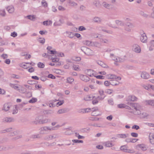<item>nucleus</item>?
Returning a JSON list of instances; mask_svg holds the SVG:
<instances>
[{"label":"nucleus","mask_w":154,"mask_h":154,"mask_svg":"<svg viewBox=\"0 0 154 154\" xmlns=\"http://www.w3.org/2000/svg\"><path fill=\"white\" fill-rule=\"evenodd\" d=\"M49 120L47 118H45L43 119H39V123L41 124H43L48 123L49 122Z\"/></svg>","instance_id":"nucleus-18"},{"label":"nucleus","mask_w":154,"mask_h":154,"mask_svg":"<svg viewBox=\"0 0 154 154\" xmlns=\"http://www.w3.org/2000/svg\"><path fill=\"white\" fill-rule=\"evenodd\" d=\"M41 116H39L37 117L35 119L36 121H34L33 123L35 124H38L39 123V117Z\"/></svg>","instance_id":"nucleus-41"},{"label":"nucleus","mask_w":154,"mask_h":154,"mask_svg":"<svg viewBox=\"0 0 154 154\" xmlns=\"http://www.w3.org/2000/svg\"><path fill=\"white\" fill-rule=\"evenodd\" d=\"M63 103V101H60V102H58L57 104V106H60L61 105H62Z\"/></svg>","instance_id":"nucleus-60"},{"label":"nucleus","mask_w":154,"mask_h":154,"mask_svg":"<svg viewBox=\"0 0 154 154\" xmlns=\"http://www.w3.org/2000/svg\"><path fill=\"white\" fill-rule=\"evenodd\" d=\"M38 42L41 43L42 44H43L45 42V39L44 38H40L38 39Z\"/></svg>","instance_id":"nucleus-31"},{"label":"nucleus","mask_w":154,"mask_h":154,"mask_svg":"<svg viewBox=\"0 0 154 154\" xmlns=\"http://www.w3.org/2000/svg\"><path fill=\"white\" fill-rule=\"evenodd\" d=\"M32 138H40V136L39 134H37L36 135H32Z\"/></svg>","instance_id":"nucleus-43"},{"label":"nucleus","mask_w":154,"mask_h":154,"mask_svg":"<svg viewBox=\"0 0 154 154\" xmlns=\"http://www.w3.org/2000/svg\"><path fill=\"white\" fill-rule=\"evenodd\" d=\"M149 140L150 141V142L151 144L154 143V134L153 133H150L149 134Z\"/></svg>","instance_id":"nucleus-10"},{"label":"nucleus","mask_w":154,"mask_h":154,"mask_svg":"<svg viewBox=\"0 0 154 154\" xmlns=\"http://www.w3.org/2000/svg\"><path fill=\"white\" fill-rule=\"evenodd\" d=\"M108 103L109 105H113V104H114V102H113V101L112 99H109V100H108Z\"/></svg>","instance_id":"nucleus-48"},{"label":"nucleus","mask_w":154,"mask_h":154,"mask_svg":"<svg viewBox=\"0 0 154 154\" xmlns=\"http://www.w3.org/2000/svg\"><path fill=\"white\" fill-rule=\"evenodd\" d=\"M28 19L32 20H34L35 19V16L34 15H29L27 16Z\"/></svg>","instance_id":"nucleus-35"},{"label":"nucleus","mask_w":154,"mask_h":154,"mask_svg":"<svg viewBox=\"0 0 154 154\" xmlns=\"http://www.w3.org/2000/svg\"><path fill=\"white\" fill-rule=\"evenodd\" d=\"M37 99L36 98H32L30 100L29 102L30 103H34L37 101Z\"/></svg>","instance_id":"nucleus-36"},{"label":"nucleus","mask_w":154,"mask_h":154,"mask_svg":"<svg viewBox=\"0 0 154 154\" xmlns=\"http://www.w3.org/2000/svg\"><path fill=\"white\" fill-rule=\"evenodd\" d=\"M58 9L61 11H64L65 10V9L64 7L60 6H59Z\"/></svg>","instance_id":"nucleus-61"},{"label":"nucleus","mask_w":154,"mask_h":154,"mask_svg":"<svg viewBox=\"0 0 154 154\" xmlns=\"http://www.w3.org/2000/svg\"><path fill=\"white\" fill-rule=\"evenodd\" d=\"M128 104L130 106L132 109H134V112L135 114L140 115L141 114V106L139 104L128 103Z\"/></svg>","instance_id":"nucleus-1"},{"label":"nucleus","mask_w":154,"mask_h":154,"mask_svg":"<svg viewBox=\"0 0 154 154\" xmlns=\"http://www.w3.org/2000/svg\"><path fill=\"white\" fill-rule=\"evenodd\" d=\"M119 57H114L113 58V60L115 61L116 62H119Z\"/></svg>","instance_id":"nucleus-62"},{"label":"nucleus","mask_w":154,"mask_h":154,"mask_svg":"<svg viewBox=\"0 0 154 154\" xmlns=\"http://www.w3.org/2000/svg\"><path fill=\"white\" fill-rule=\"evenodd\" d=\"M119 137L121 138H125L128 136V134H120L119 135Z\"/></svg>","instance_id":"nucleus-44"},{"label":"nucleus","mask_w":154,"mask_h":154,"mask_svg":"<svg viewBox=\"0 0 154 154\" xmlns=\"http://www.w3.org/2000/svg\"><path fill=\"white\" fill-rule=\"evenodd\" d=\"M57 137V135L56 134H53L47 136L45 137V139L46 140H52L53 138H55Z\"/></svg>","instance_id":"nucleus-15"},{"label":"nucleus","mask_w":154,"mask_h":154,"mask_svg":"<svg viewBox=\"0 0 154 154\" xmlns=\"http://www.w3.org/2000/svg\"><path fill=\"white\" fill-rule=\"evenodd\" d=\"M93 4L97 8H99L100 6V2L98 1H94Z\"/></svg>","instance_id":"nucleus-25"},{"label":"nucleus","mask_w":154,"mask_h":154,"mask_svg":"<svg viewBox=\"0 0 154 154\" xmlns=\"http://www.w3.org/2000/svg\"><path fill=\"white\" fill-rule=\"evenodd\" d=\"M2 121L4 123H10L14 121V119L11 117H4L2 119Z\"/></svg>","instance_id":"nucleus-5"},{"label":"nucleus","mask_w":154,"mask_h":154,"mask_svg":"<svg viewBox=\"0 0 154 154\" xmlns=\"http://www.w3.org/2000/svg\"><path fill=\"white\" fill-rule=\"evenodd\" d=\"M42 5L45 7H47V4L46 2L45 1L43 0L42 2Z\"/></svg>","instance_id":"nucleus-50"},{"label":"nucleus","mask_w":154,"mask_h":154,"mask_svg":"<svg viewBox=\"0 0 154 154\" xmlns=\"http://www.w3.org/2000/svg\"><path fill=\"white\" fill-rule=\"evenodd\" d=\"M73 67L75 70L78 71L79 69V68L78 66L74 65L73 66Z\"/></svg>","instance_id":"nucleus-47"},{"label":"nucleus","mask_w":154,"mask_h":154,"mask_svg":"<svg viewBox=\"0 0 154 154\" xmlns=\"http://www.w3.org/2000/svg\"><path fill=\"white\" fill-rule=\"evenodd\" d=\"M57 52L55 51H54L52 50H50L49 51H48V53H50V54H56Z\"/></svg>","instance_id":"nucleus-63"},{"label":"nucleus","mask_w":154,"mask_h":154,"mask_svg":"<svg viewBox=\"0 0 154 154\" xmlns=\"http://www.w3.org/2000/svg\"><path fill=\"white\" fill-rule=\"evenodd\" d=\"M115 23L117 25L122 26L124 25V23L121 20H116L115 21Z\"/></svg>","instance_id":"nucleus-21"},{"label":"nucleus","mask_w":154,"mask_h":154,"mask_svg":"<svg viewBox=\"0 0 154 154\" xmlns=\"http://www.w3.org/2000/svg\"><path fill=\"white\" fill-rule=\"evenodd\" d=\"M132 128L133 129H135L136 130H138L140 128L139 127L136 125H134L132 127Z\"/></svg>","instance_id":"nucleus-51"},{"label":"nucleus","mask_w":154,"mask_h":154,"mask_svg":"<svg viewBox=\"0 0 154 154\" xmlns=\"http://www.w3.org/2000/svg\"><path fill=\"white\" fill-rule=\"evenodd\" d=\"M70 6H75L77 5V3L74 2H69Z\"/></svg>","instance_id":"nucleus-53"},{"label":"nucleus","mask_w":154,"mask_h":154,"mask_svg":"<svg viewBox=\"0 0 154 154\" xmlns=\"http://www.w3.org/2000/svg\"><path fill=\"white\" fill-rule=\"evenodd\" d=\"M66 82L69 83L70 84H71L72 83V82L74 81V79L72 78L71 77H68L66 79Z\"/></svg>","instance_id":"nucleus-26"},{"label":"nucleus","mask_w":154,"mask_h":154,"mask_svg":"<svg viewBox=\"0 0 154 154\" xmlns=\"http://www.w3.org/2000/svg\"><path fill=\"white\" fill-rule=\"evenodd\" d=\"M12 128H8L2 131V133H5L6 132H9L11 131H12Z\"/></svg>","instance_id":"nucleus-33"},{"label":"nucleus","mask_w":154,"mask_h":154,"mask_svg":"<svg viewBox=\"0 0 154 154\" xmlns=\"http://www.w3.org/2000/svg\"><path fill=\"white\" fill-rule=\"evenodd\" d=\"M137 146L139 147L143 151H145L146 149L145 145L144 144H138L137 145Z\"/></svg>","instance_id":"nucleus-24"},{"label":"nucleus","mask_w":154,"mask_h":154,"mask_svg":"<svg viewBox=\"0 0 154 154\" xmlns=\"http://www.w3.org/2000/svg\"><path fill=\"white\" fill-rule=\"evenodd\" d=\"M52 112L51 110H45L43 111V113L44 114H51Z\"/></svg>","instance_id":"nucleus-37"},{"label":"nucleus","mask_w":154,"mask_h":154,"mask_svg":"<svg viewBox=\"0 0 154 154\" xmlns=\"http://www.w3.org/2000/svg\"><path fill=\"white\" fill-rule=\"evenodd\" d=\"M92 42L88 40H85L83 42V44L88 46H91Z\"/></svg>","instance_id":"nucleus-27"},{"label":"nucleus","mask_w":154,"mask_h":154,"mask_svg":"<svg viewBox=\"0 0 154 154\" xmlns=\"http://www.w3.org/2000/svg\"><path fill=\"white\" fill-rule=\"evenodd\" d=\"M101 46L100 44L97 42H91V46H94L97 47H99Z\"/></svg>","instance_id":"nucleus-19"},{"label":"nucleus","mask_w":154,"mask_h":154,"mask_svg":"<svg viewBox=\"0 0 154 154\" xmlns=\"http://www.w3.org/2000/svg\"><path fill=\"white\" fill-rule=\"evenodd\" d=\"M48 77L50 78H51L53 79H55V77L51 74H50L48 75Z\"/></svg>","instance_id":"nucleus-54"},{"label":"nucleus","mask_w":154,"mask_h":154,"mask_svg":"<svg viewBox=\"0 0 154 154\" xmlns=\"http://www.w3.org/2000/svg\"><path fill=\"white\" fill-rule=\"evenodd\" d=\"M110 84L112 85H118L119 82L116 80H111L110 81Z\"/></svg>","instance_id":"nucleus-20"},{"label":"nucleus","mask_w":154,"mask_h":154,"mask_svg":"<svg viewBox=\"0 0 154 154\" xmlns=\"http://www.w3.org/2000/svg\"><path fill=\"white\" fill-rule=\"evenodd\" d=\"M137 99V98L135 96L131 95L128 97L127 99V100L128 101H134L136 100Z\"/></svg>","instance_id":"nucleus-12"},{"label":"nucleus","mask_w":154,"mask_h":154,"mask_svg":"<svg viewBox=\"0 0 154 154\" xmlns=\"http://www.w3.org/2000/svg\"><path fill=\"white\" fill-rule=\"evenodd\" d=\"M81 50L87 55H92L94 54L93 51L91 49L85 46L81 47Z\"/></svg>","instance_id":"nucleus-3"},{"label":"nucleus","mask_w":154,"mask_h":154,"mask_svg":"<svg viewBox=\"0 0 154 154\" xmlns=\"http://www.w3.org/2000/svg\"><path fill=\"white\" fill-rule=\"evenodd\" d=\"M102 5L104 8L108 10H110L112 8L111 5L106 2H103Z\"/></svg>","instance_id":"nucleus-6"},{"label":"nucleus","mask_w":154,"mask_h":154,"mask_svg":"<svg viewBox=\"0 0 154 154\" xmlns=\"http://www.w3.org/2000/svg\"><path fill=\"white\" fill-rule=\"evenodd\" d=\"M52 61L53 62H57L59 61V59L57 58H53L52 59Z\"/></svg>","instance_id":"nucleus-57"},{"label":"nucleus","mask_w":154,"mask_h":154,"mask_svg":"<svg viewBox=\"0 0 154 154\" xmlns=\"http://www.w3.org/2000/svg\"><path fill=\"white\" fill-rule=\"evenodd\" d=\"M60 127L59 125H57L55 127L52 128H51L48 126H45L42 127L40 129V134H44L45 133V132L48 131H52L55 130L56 128H59Z\"/></svg>","instance_id":"nucleus-2"},{"label":"nucleus","mask_w":154,"mask_h":154,"mask_svg":"<svg viewBox=\"0 0 154 154\" xmlns=\"http://www.w3.org/2000/svg\"><path fill=\"white\" fill-rule=\"evenodd\" d=\"M97 63L102 67L106 68H108L109 67L108 66L101 61H98Z\"/></svg>","instance_id":"nucleus-22"},{"label":"nucleus","mask_w":154,"mask_h":154,"mask_svg":"<svg viewBox=\"0 0 154 154\" xmlns=\"http://www.w3.org/2000/svg\"><path fill=\"white\" fill-rule=\"evenodd\" d=\"M86 72L87 75L90 76L91 77L94 75V71L92 69H87Z\"/></svg>","instance_id":"nucleus-17"},{"label":"nucleus","mask_w":154,"mask_h":154,"mask_svg":"<svg viewBox=\"0 0 154 154\" xmlns=\"http://www.w3.org/2000/svg\"><path fill=\"white\" fill-rule=\"evenodd\" d=\"M140 14L143 17H147L148 16V15L147 14L144 13L143 12V11L140 12Z\"/></svg>","instance_id":"nucleus-52"},{"label":"nucleus","mask_w":154,"mask_h":154,"mask_svg":"<svg viewBox=\"0 0 154 154\" xmlns=\"http://www.w3.org/2000/svg\"><path fill=\"white\" fill-rule=\"evenodd\" d=\"M66 111V109H60L58 111V113L59 114H62L65 112Z\"/></svg>","instance_id":"nucleus-34"},{"label":"nucleus","mask_w":154,"mask_h":154,"mask_svg":"<svg viewBox=\"0 0 154 154\" xmlns=\"http://www.w3.org/2000/svg\"><path fill=\"white\" fill-rule=\"evenodd\" d=\"M112 90L110 89H107L106 90L105 92L108 94H111L113 92Z\"/></svg>","instance_id":"nucleus-45"},{"label":"nucleus","mask_w":154,"mask_h":154,"mask_svg":"<svg viewBox=\"0 0 154 154\" xmlns=\"http://www.w3.org/2000/svg\"><path fill=\"white\" fill-rule=\"evenodd\" d=\"M105 146L107 147H111L113 146L112 144L109 141H107L105 143Z\"/></svg>","instance_id":"nucleus-28"},{"label":"nucleus","mask_w":154,"mask_h":154,"mask_svg":"<svg viewBox=\"0 0 154 154\" xmlns=\"http://www.w3.org/2000/svg\"><path fill=\"white\" fill-rule=\"evenodd\" d=\"M72 134V131L70 130H67L65 132V134L66 135H69Z\"/></svg>","instance_id":"nucleus-40"},{"label":"nucleus","mask_w":154,"mask_h":154,"mask_svg":"<svg viewBox=\"0 0 154 154\" xmlns=\"http://www.w3.org/2000/svg\"><path fill=\"white\" fill-rule=\"evenodd\" d=\"M5 15V10L0 11V15L2 16H4Z\"/></svg>","instance_id":"nucleus-49"},{"label":"nucleus","mask_w":154,"mask_h":154,"mask_svg":"<svg viewBox=\"0 0 154 154\" xmlns=\"http://www.w3.org/2000/svg\"><path fill=\"white\" fill-rule=\"evenodd\" d=\"M126 26L128 27L129 28H133L134 27V25L130 22H128L126 24Z\"/></svg>","instance_id":"nucleus-32"},{"label":"nucleus","mask_w":154,"mask_h":154,"mask_svg":"<svg viewBox=\"0 0 154 154\" xmlns=\"http://www.w3.org/2000/svg\"><path fill=\"white\" fill-rule=\"evenodd\" d=\"M79 31H82L86 30V28L83 26H80L79 28Z\"/></svg>","instance_id":"nucleus-58"},{"label":"nucleus","mask_w":154,"mask_h":154,"mask_svg":"<svg viewBox=\"0 0 154 154\" xmlns=\"http://www.w3.org/2000/svg\"><path fill=\"white\" fill-rule=\"evenodd\" d=\"M131 135L132 136L134 137H137L138 135L137 134L134 132L131 133Z\"/></svg>","instance_id":"nucleus-59"},{"label":"nucleus","mask_w":154,"mask_h":154,"mask_svg":"<svg viewBox=\"0 0 154 154\" xmlns=\"http://www.w3.org/2000/svg\"><path fill=\"white\" fill-rule=\"evenodd\" d=\"M118 106L119 108H123L126 107V105L125 104H121L118 105Z\"/></svg>","instance_id":"nucleus-46"},{"label":"nucleus","mask_w":154,"mask_h":154,"mask_svg":"<svg viewBox=\"0 0 154 154\" xmlns=\"http://www.w3.org/2000/svg\"><path fill=\"white\" fill-rule=\"evenodd\" d=\"M75 136L77 137L79 139H82L84 138V136L80 135L77 133H75Z\"/></svg>","instance_id":"nucleus-38"},{"label":"nucleus","mask_w":154,"mask_h":154,"mask_svg":"<svg viewBox=\"0 0 154 154\" xmlns=\"http://www.w3.org/2000/svg\"><path fill=\"white\" fill-rule=\"evenodd\" d=\"M38 66L39 68H43L45 66V65L43 63L39 62L38 63Z\"/></svg>","instance_id":"nucleus-42"},{"label":"nucleus","mask_w":154,"mask_h":154,"mask_svg":"<svg viewBox=\"0 0 154 154\" xmlns=\"http://www.w3.org/2000/svg\"><path fill=\"white\" fill-rule=\"evenodd\" d=\"M11 77L13 78L19 79V76L18 75H17L15 74H12L11 75Z\"/></svg>","instance_id":"nucleus-55"},{"label":"nucleus","mask_w":154,"mask_h":154,"mask_svg":"<svg viewBox=\"0 0 154 154\" xmlns=\"http://www.w3.org/2000/svg\"><path fill=\"white\" fill-rule=\"evenodd\" d=\"M94 97H91L90 95L87 96L85 97L84 99L85 100H91L93 99Z\"/></svg>","instance_id":"nucleus-29"},{"label":"nucleus","mask_w":154,"mask_h":154,"mask_svg":"<svg viewBox=\"0 0 154 154\" xmlns=\"http://www.w3.org/2000/svg\"><path fill=\"white\" fill-rule=\"evenodd\" d=\"M132 49L135 52L140 53L141 51L140 47L137 44H134L132 46Z\"/></svg>","instance_id":"nucleus-4"},{"label":"nucleus","mask_w":154,"mask_h":154,"mask_svg":"<svg viewBox=\"0 0 154 154\" xmlns=\"http://www.w3.org/2000/svg\"><path fill=\"white\" fill-rule=\"evenodd\" d=\"M80 79L83 81L87 82L90 80V78L87 76L81 75L80 76Z\"/></svg>","instance_id":"nucleus-11"},{"label":"nucleus","mask_w":154,"mask_h":154,"mask_svg":"<svg viewBox=\"0 0 154 154\" xmlns=\"http://www.w3.org/2000/svg\"><path fill=\"white\" fill-rule=\"evenodd\" d=\"M147 37L146 34L144 33L142 34L140 38L141 41L143 43H146L147 42Z\"/></svg>","instance_id":"nucleus-8"},{"label":"nucleus","mask_w":154,"mask_h":154,"mask_svg":"<svg viewBox=\"0 0 154 154\" xmlns=\"http://www.w3.org/2000/svg\"><path fill=\"white\" fill-rule=\"evenodd\" d=\"M145 103L147 105L154 106V100H146L145 101Z\"/></svg>","instance_id":"nucleus-14"},{"label":"nucleus","mask_w":154,"mask_h":154,"mask_svg":"<svg viewBox=\"0 0 154 154\" xmlns=\"http://www.w3.org/2000/svg\"><path fill=\"white\" fill-rule=\"evenodd\" d=\"M18 91L21 93H24L26 91V89L22 86H21L20 89H18Z\"/></svg>","instance_id":"nucleus-23"},{"label":"nucleus","mask_w":154,"mask_h":154,"mask_svg":"<svg viewBox=\"0 0 154 154\" xmlns=\"http://www.w3.org/2000/svg\"><path fill=\"white\" fill-rule=\"evenodd\" d=\"M94 21L96 23H100L101 22V20L99 17H95L94 18Z\"/></svg>","instance_id":"nucleus-30"},{"label":"nucleus","mask_w":154,"mask_h":154,"mask_svg":"<svg viewBox=\"0 0 154 154\" xmlns=\"http://www.w3.org/2000/svg\"><path fill=\"white\" fill-rule=\"evenodd\" d=\"M11 36L14 37L17 36V34L15 32H14L11 33Z\"/></svg>","instance_id":"nucleus-56"},{"label":"nucleus","mask_w":154,"mask_h":154,"mask_svg":"<svg viewBox=\"0 0 154 154\" xmlns=\"http://www.w3.org/2000/svg\"><path fill=\"white\" fill-rule=\"evenodd\" d=\"M108 78L109 79H117L118 80H120L121 78L119 77H117L115 75L109 74L108 75Z\"/></svg>","instance_id":"nucleus-9"},{"label":"nucleus","mask_w":154,"mask_h":154,"mask_svg":"<svg viewBox=\"0 0 154 154\" xmlns=\"http://www.w3.org/2000/svg\"><path fill=\"white\" fill-rule=\"evenodd\" d=\"M141 77L144 79H148L149 77V75L146 72H142L141 74Z\"/></svg>","instance_id":"nucleus-13"},{"label":"nucleus","mask_w":154,"mask_h":154,"mask_svg":"<svg viewBox=\"0 0 154 154\" xmlns=\"http://www.w3.org/2000/svg\"><path fill=\"white\" fill-rule=\"evenodd\" d=\"M11 106L10 104L8 103H5L3 106L2 108V110L6 112L9 110Z\"/></svg>","instance_id":"nucleus-7"},{"label":"nucleus","mask_w":154,"mask_h":154,"mask_svg":"<svg viewBox=\"0 0 154 154\" xmlns=\"http://www.w3.org/2000/svg\"><path fill=\"white\" fill-rule=\"evenodd\" d=\"M100 41L101 42L105 43H107L109 42L108 40L106 39L101 38Z\"/></svg>","instance_id":"nucleus-39"},{"label":"nucleus","mask_w":154,"mask_h":154,"mask_svg":"<svg viewBox=\"0 0 154 154\" xmlns=\"http://www.w3.org/2000/svg\"><path fill=\"white\" fill-rule=\"evenodd\" d=\"M8 56L7 54H2L1 55V57L4 59H5L8 57Z\"/></svg>","instance_id":"nucleus-64"},{"label":"nucleus","mask_w":154,"mask_h":154,"mask_svg":"<svg viewBox=\"0 0 154 154\" xmlns=\"http://www.w3.org/2000/svg\"><path fill=\"white\" fill-rule=\"evenodd\" d=\"M7 9L10 13H12L14 11V8L13 6H8L7 8Z\"/></svg>","instance_id":"nucleus-16"}]
</instances>
